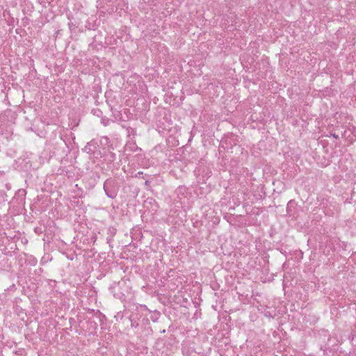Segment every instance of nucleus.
Listing matches in <instances>:
<instances>
[{
	"label": "nucleus",
	"instance_id": "f257e3e1",
	"mask_svg": "<svg viewBox=\"0 0 356 356\" xmlns=\"http://www.w3.org/2000/svg\"><path fill=\"white\" fill-rule=\"evenodd\" d=\"M103 188L108 197L115 199L118 195L120 184L116 179L109 178L104 181Z\"/></svg>",
	"mask_w": 356,
	"mask_h": 356
},
{
	"label": "nucleus",
	"instance_id": "20e7f679",
	"mask_svg": "<svg viewBox=\"0 0 356 356\" xmlns=\"http://www.w3.org/2000/svg\"><path fill=\"white\" fill-rule=\"evenodd\" d=\"M138 174L139 175H141V174H143V172H139Z\"/></svg>",
	"mask_w": 356,
	"mask_h": 356
},
{
	"label": "nucleus",
	"instance_id": "7ed1b4c3",
	"mask_svg": "<svg viewBox=\"0 0 356 356\" xmlns=\"http://www.w3.org/2000/svg\"><path fill=\"white\" fill-rule=\"evenodd\" d=\"M332 136H333V137H334L335 138H338V136H337V135H335V134H332Z\"/></svg>",
	"mask_w": 356,
	"mask_h": 356
},
{
	"label": "nucleus",
	"instance_id": "f03ea898",
	"mask_svg": "<svg viewBox=\"0 0 356 356\" xmlns=\"http://www.w3.org/2000/svg\"><path fill=\"white\" fill-rule=\"evenodd\" d=\"M145 186H149V185H150V181H148V180L145 181Z\"/></svg>",
	"mask_w": 356,
	"mask_h": 356
}]
</instances>
